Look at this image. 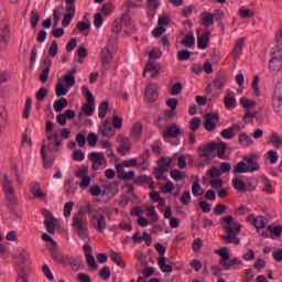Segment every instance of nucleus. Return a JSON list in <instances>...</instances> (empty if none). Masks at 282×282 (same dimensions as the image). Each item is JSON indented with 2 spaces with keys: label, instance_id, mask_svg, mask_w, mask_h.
I'll return each mask as SVG.
<instances>
[{
  "label": "nucleus",
  "instance_id": "obj_1",
  "mask_svg": "<svg viewBox=\"0 0 282 282\" xmlns=\"http://www.w3.org/2000/svg\"><path fill=\"white\" fill-rule=\"evenodd\" d=\"M87 213H94V207L87 205L85 209H80L73 217V230L78 235L79 239L83 241H89V221L87 220Z\"/></svg>",
  "mask_w": 282,
  "mask_h": 282
},
{
  "label": "nucleus",
  "instance_id": "obj_2",
  "mask_svg": "<svg viewBox=\"0 0 282 282\" xmlns=\"http://www.w3.org/2000/svg\"><path fill=\"white\" fill-rule=\"evenodd\" d=\"M225 224L224 230L227 235L223 236L221 239L225 243H235L239 246L241 239H239V234L241 232V224L235 221L232 216H226L223 218Z\"/></svg>",
  "mask_w": 282,
  "mask_h": 282
},
{
  "label": "nucleus",
  "instance_id": "obj_3",
  "mask_svg": "<svg viewBox=\"0 0 282 282\" xmlns=\"http://www.w3.org/2000/svg\"><path fill=\"white\" fill-rule=\"evenodd\" d=\"M63 145V141L58 140V134L50 133L46 137V140H43V144L41 147V155L44 162L45 169H52L54 165V160H47V153H45V149H48L51 152H58L61 147Z\"/></svg>",
  "mask_w": 282,
  "mask_h": 282
},
{
  "label": "nucleus",
  "instance_id": "obj_4",
  "mask_svg": "<svg viewBox=\"0 0 282 282\" xmlns=\"http://www.w3.org/2000/svg\"><path fill=\"white\" fill-rule=\"evenodd\" d=\"M88 158L90 162H93V171H100V169H105V166H107V159L102 152H91Z\"/></svg>",
  "mask_w": 282,
  "mask_h": 282
},
{
  "label": "nucleus",
  "instance_id": "obj_5",
  "mask_svg": "<svg viewBox=\"0 0 282 282\" xmlns=\"http://www.w3.org/2000/svg\"><path fill=\"white\" fill-rule=\"evenodd\" d=\"M160 85L150 83L145 87V99L148 102H155L160 98Z\"/></svg>",
  "mask_w": 282,
  "mask_h": 282
},
{
  "label": "nucleus",
  "instance_id": "obj_6",
  "mask_svg": "<svg viewBox=\"0 0 282 282\" xmlns=\"http://www.w3.org/2000/svg\"><path fill=\"white\" fill-rule=\"evenodd\" d=\"M219 122V112L206 113L204 127L206 131L213 132L217 129V123Z\"/></svg>",
  "mask_w": 282,
  "mask_h": 282
},
{
  "label": "nucleus",
  "instance_id": "obj_7",
  "mask_svg": "<svg viewBox=\"0 0 282 282\" xmlns=\"http://www.w3.org/2000/svg\"><path fill=\"white\" fill-rule=\"evenodd\" d=\"M117 142H119V147L117 149L118 153H121V155H127L129 151H131V141H129V138L118 134L117 135Z\"/></svg>",
  "mask_w": 282,
  "mask_h": 282
},
{
  "label": "nucleus",
  "instance_id": "obj_8",
  "mask_svg": "<svg viewBox=\"0 0 282 282\" xmlns=\"http://www.w3.org/2000/svg\"><path fill=\"white\" fill-rule=\"evenodd\" d=\"M100 61H101V67L104 69H109L111 62L113 61V54L111 53V50L109 47H104L100 52Z\"/></svg>",
  "mask_w": 282,
  "mask_h": 282
},
{
  "label": "nucleus",
  "instance_id": "obj_9",
  "mask_svg": "<svg viewBox=\"0 0 282 282\" xmlns=\"http://www.w3.org/2000/svg\"><path fill=\"white\" fill-rule=\"evenodd\" d=\"M86 98H87V104L83 106L82 110L86 116H94L95 99L91 91H89V89L87 88H86Z\"/></svg>",
  "mask_w": 282,
  "mask_h": 282
},
{
  "label": "nucleus",
  "instance_id": "obj_10",
  "mask_svg": "<svg viewBox=\"0 0 282 282\" xmlns=\"http://www.w3.org/2000/svg\"><path fill=\"white\" fill-rule=\"evenodd\" d=\"M272 105H273L274 111L279 113L282 107V88L275 87L273 91V97H272Z\"/></svg>",
  "mask_w": 282,
  "mask_h": 282
},
{
  "label": "nucleus",
  "instance_id": "obj_11",
  "mask_svg": "<svg viewBox=\"0 0 282 282\" xmlns=\"http://www.w3.org/2000/svg\"><path fill=\"white\" fill-rule=\"evenodd\" d=\"M76 17V6L69 4L66 7V13L64 14V19L62 21L63 28H67L72 23V19Z\"/></svg>",
  "mask_w": 282,
  "mask_h": 282
},
{
  "label": "nucleus",
  "instance_id": "obj_12",
  "mask_svg": "<svg viewBox=\"0 0 282 282\" xmlns=\"http://www.w3.org/2000/svg\"><path fill=\"white\" fill-rule=\"evenodd\" d=\"M8 39H10V29L8 28V24H3L0 26V50H6Z\"/></svg>",
  "mask_w": 282,
  "mask_h": 282
},
{
  "label": "nucleus",
  "instance_id": "obj_13",
  "mask_svg": "<svg viewBox=\"0 0 282 282\" xmlns=\"http://www.w3.org/2000/svg\"><path fill=\"white\" fill-rule=\"evenodd\" d=\"M282 69V56H273L269 62V72L272 74H276L278 72H281Z\"/></svg>",
  "mask_w": 282,
  "mask_h": 282
},
{
  "label": "nucleus",
  "instance_id": "obj_14",
  "mask_svg": "<svg viewBox=\"0 0 282 282\" xmlns=\"http://www.w3.org/2000/svg\"><path fill=\"white\" fill-rule=\"evenodd\" d=\"M247 221H250L258 232H261L265 228V217L263 216L253 217L251 215L247 218Z\"/></svg>",
  "mask_w": 282,
  "mask_h": 282
},
{
  "label": "nucleus",
  "instance_id": "obj_15",
  "mask_svg": "<svg viewBox=\"0 0 282 282\" xmlns=\"http://www.w3.org/2000/svg\"><path fill=\"white\" fill-rule=\"evenodd\" d=\"M99 131L101 135H105V138H113L116 135V130H113V126L109 123V120H105L102 124L99 127Z\"/></svg>",
  "mask_w": 282,
  "mask_h": 282
},
{
  "label": "nucleus",
  "instance_id": "obj_16",
  "mask_svg": "<svg viewBox=\"0 0 282 282\" xmlns=\"http://www.w3.org/2000/svg\"><path fill=\"white\" fill-rule=\"evenodd\" d=\"M243 160L247 162V169H249V173H254V171H259V169H261L259 161H257V155L251 154L249 156H245Z\"/></svg>",
  "mask_w": 282,
  "mask_h": 282
},
{
  "label": "nucleus",
  "instance_id": "obj_17",
  "mask_svg": "<svg viewBox=\"0 0 282 282\" xmlns=\"http://www.w3.org/2000/svg\"><path fill=\"white\" fill-rule=\"evenodd\" d=\"M198 153L200 158H206V160H210L213 153H215V142L203 145L198 149Z\"/></svg>",
  "mask_w": 282,
  "mask_h": 282
},
{
  "label": "nucleus",
  "instance_id": "obj_18",
  "mask_svg": "<svg viewBox=\"0 0 282 282\" xmlns=\"http://www.w3.org/2000/svg\"><path fill=\"white\" fill-rule=\"evenodd\" d=\"M44 69L42 70L40 75L41 83H45L50 79V67H52V58L45 57L43 61Z\"/></svg>",
  "mask_w": 282,
  "mask_h": 282
},
{
  "label": "nucleus",
  "instance_id": "obj_19",
  "mask_svg": "<svg viewBox=\"0 0 282 282\" xmlns=\"http://www.w3.org/2000/svg\"><path fill=\"white\" fill-rule=\"evenodd\" d=\"M243 45H246V37H240L236 41L234 50L231 51L234 61H237V58H239V56H241Z\"/></svg>",
  "mask_w": 282,
  "mask_h": 282
},
{
  "label": "nucleus",
  "instance_id": "obj_20",
  "mask_svg": "<svg viewBox=\"0 0 282 282\" xmlns=\"http://www.w3.org/2000/svg\"><path fill=\"white\" fill-rule=\"evenodd\" d=\"M160 6L162 2L160 0H147V9L149 12V17H155L158 14V10H160Z\"/></svg>",
  "mask_w": 282,
  "mask_h": 282
},
{
  "label": "nucleus",
  "instance_id": "obj_21",
  "mask_svg": "<svg viewBox=\"0 0 282 282\" xmlns=\"http://www.w3.org/2000/svg\"><path fill=\"white\" fill-rule=\"evenodd\" d=\"M31 193L35 199H46L47 194L41 189L40 183H32L31 184Z\"/></svg>",
  "mask_w": 282,
  "mask_h": 282
},
{
  "label": "nucleus",
  "instance_id": "obj_22",
  "mask_svg": "<svg viewBox=\"0 0 282 282\" xmlns=\"http://www.w3.org/2000/svg\"><path fill=\"white\" fill-rule=\"evenodd\" d=\"M226 83H228V76H226V74L224 73H219L214 79V87L215 89L221 91V89H224V87L226 86Z\"/></svg>",
  "mask_w": 282,
  "mask_h": 282
},
{
  "label": "nucleus",
  "instance_id": "obj_23",
  "mask_svg": "<svg viewBox=\"0 0 282 282\" xmlns=\"http://www.w3.org/2000/svg\"><path fill=\"white\" fill-rule=\"evenodd\" d=\"M93 219H96L97 221V224L95 225V230H98V232H105V230L107 229V218H105V215H93Z\"/></svg>",
  "mask_w": 282,
  "mask_h": 282
},
{
  "label": "nucleus",
  "instance_id": "obj_24",
  "mask_svg": "<svg viewBox=\"0 0 282 282\" xmlns=\"http://www.w3.org/2000/svg\"><path fill=\"white\" fill-rule=\"evenodd\" d=\"M226 109H235L237 107V98H235V93L229 91L224 98Z\"/></svg>",
  "mask_w": 282,
  "mask_h": 282
},
{
  "label": "nucleus",
  "instance_id": "obj_25",
  "mask_svg": "<svg viewBox=\"0 0 282 282\" xmlns=\"http://www.w3.org/2000/svg\"><path fill=\"white\" fill-rule=\"evenodd\" d=\"M142 122L137 121L135 123L132 124V129L130 132L131 138H133V140H140V137L142 135Z\"/></svg>",
  "mask_w": 282,
  "mask_h": 282
},
{
  "label": "nucleus",
  "instance_id": "obj_26",
  "mask_svg": "<svg viewBox=\"0 0 282 282\" xmlns=\"http://www.w3.org/2000/svg\"><path fill=\"white\" fill-rule=\"evenodd\" d=\"M163 135L164 138H166V135L169 138H177L178 135H182V129H180V127H177L175 123L171 124Z\"/></svg>",
  "mask_w": 282,
  "mask_h": 282
},
{
  "label": "nucleus",
  "instance_id": "obj_27",
  "mask_svg": "<svg viewBox=\"0 0 282 282\" xmlns=\"http://www.w3.org/2000/svg\"><path fill=\"white\" fill-rule=\"evenodd\" d=\"M269 144H272L274 149H281L282 147V138L279 135L276 131H272L269 138Z\"/></svg>",
  "mask_w": 282,
  "mask_h": 282
},
{
  "label": "nucleus",
  "instance_id": "obj_28",
  "mask_svg": "<svg viewBox=\"0 0 282 282\" xmlns=\"http://www.w3.org/2000/svg\"><path fill=\"white\" fill-rule=\"evenodd\" d=\"M0 175V184H2V191H9L11 188H14V186L12 185V181L10 180V176H8L7 173H1Z\"/></svg>",
  "mask_w": 282,
  "mask_h": 282
},
{
  "label": "nucleus",
  "instance_id": "obj_29",
  "mask_svg": "<svg viewBox=\"0 0 282 282\" xmlns=\"http://www.w3.org/2000/svg\"><path fill=\"white\" fill-rule=\"evenodd\" d=\"M239 144H242V147H252L254 144V141H252V138L248 135L246 132H241L238 137Z\"/></svg>",
  "mask_w": 282,
  "mask_h": 282
},
{
  "label": "nucleus",
  "instance_id": "obj_30",
  "mask_svg": "<svg viewBox=\"0 0 282 282\" xmlns=\"http://www.w3.org/2000/svg\"><path fill=\"white\" fill-rule=\"evenodd\" d=\"M241 173H250V170L248 169V164L243 161L238 162L234 166V175H240Z\"/></svg>",
  "mask_w": 282,
  "mask_h": 282
},
{
  "label": "nucleus",
  "instance_id": "obj_31",
  "mask_svg": "<svg viewBox=\"0 0 282 282\" xmlns=\"http://www.w3.org/2000/svg\"><path fill=\"white\" fill-rule=\"evenodd\" d=\"M14 258L19 259L21 261V263H28V261H30V253H28V251H25V249L20 248L14 253Z\"/></svg>",
  "mask_w": 282,
  "mask_h": 282
},
{
  "label": "nucleus",
  "instance_id": "obj_32",
  "mask_svg": "<svg viewBox=\"0 0 282 282\" xmlns=\"http://www.w3.org/2000/svg\"><path fill=\"white\" fill-rule=\"evenodd\" d=\"M200 24H203L204 28H210V25H214L215 21L213 20V13L203 12Z\"/></svg>",
  "mask_w": 282,
  "mask_h": 282
},
{
  "label": "nucleus",
  "instance_id": "obj_33",
  "mask_svg": "<svg viewBox=\"0 0 282 282\" xmlns=\"http://www.w3.org/2000/svg\"><path fill=\"white\" fill-rule=\"evenodd\" d=\"M110 259L116 263L119 268H126L127 264L124 263V260L122 257H120V253L116 251H110Z\"/></svg>",
  "mask_w": 282,
  "mask_h": 282
},
{
  "label": "nucleus",
  "instance_id": "obj_34",
  "mask_svg": "<svg viewBox=\"0 0 282 282\" xmlns=\"http://www.w3.org/2000/svg\"><path fill=\"white\" fill-rule=\"evenodd\" d=\"M192 194L194 197L204 195V189L202 188V185H199V176H196V181L192 185Z\"/></svg>",
  "mask_w": 282,
  "mask_h": 282
},
{
  "label": "nucleus",
  "instance_id": "obj_35",
  "mask_svg": "<svg viewBox=\"0 0 282 282\" xmlns=\"http://www.w3.org/2000/svg\"><path fill=\"white\" fill-rule=\"evenodd\" d=\"M159 268L164 273L173 272V267L171 264L166 263V258L165 257H160L159 258Z\"/></svg>",
  "mask_w": 282,
  "mask_h": 282
},
{
  "label": "nucleus",
  "instance_id": "obj_36",
  "mask_svg": "<svg viewBox=\"0 0 282 282\" xmlns=\"http://www.w3.org/2000/svg\"><path fill=\"white\" fill-rule=\"evenodd\" d=\"M69 101H67L66 98H61V99H57L55 100L53 107H54V110L57 112V113H61V111H63V109H65L67 107Z\"/></svg>",
  "mask_w": 282,
  "mask_h": 282
},
{
  "label": "nucleus",
  "instance_id": "obj_37",
  "mask_svg": "<svg viewBox=\"0 0 282 282\" xmlns=\"http://www.w3.org/2000/svg\"><path fill=\"white\" fill-rule=\"evenodd\" d=\"M86 263L88 264V270H98V263H96V258H94V253H85Z\"/></svg>",
  "mask_w": 282,
  "mask_h": 282
},
{
  "label": "nucleus",
  "instance_id": "obj_38",
  "mask_svg": "<svg viewBox=\"0 0 282 282\" xmlns=\"http://www.w3.org/2000/svg\"><path fill=\"white\" fill-rule=\"evenodd\" d=\"M155 70H160V64L154 62V59H149L144 67L143 76H147L148 72H155Z\"/></svg>",
  "mask_w": 282,
  "mask_h": 282
},
{
  "label": "nucleus",
  "instance_id": "obj_39",
  "mask_svg": "<svg viewBox=\"0 0 282 282\" xmlns=\"http://www.w3.org/2000/svg\"><path fill=\"white\" fill-rule=\"evenodd\" d=\"M232 186L236 188V191H239L240 193H246L248 191V186L241 178H234L232 180Z\"/></svg>",
  "mask_w": 282,
  "mask_h": 282
},
{
  "label": "nucleus",
  "instance_id": "obj_40",
  "mask_svg": "<svg viewBox=\"0 0 282 282\" xmlns=\"http://www.w3.org/2000/svg\"><path fill=\"white\" fill-rule=\"evenodd\" d=\"M69 265L75 270V272H78L80 270V265H83V257L78 256L75 258H70L68 260Z\"/></svg>",
  "mask_w": 282,
  "mask_h": 282
},
{
  "label": "nucleus",
  "instance_id": "obj_41",
  "mask_svg": "<svg viewBox=\"0 0 282 282\" xmlns=\"http://www.w3.org/2000/svg\"><path fill=\"white\" fill-rule=\"evenodd\" d=\"M116 194H118V185L116 184L106 185L105 191L100 193L102 197H105V195H116Z\"/></svg>",
  "mask_w": 282,
  "mask_h": 282
},
{
  "label": "nucleus",
  "instance_id": "obj_42",
  "mask_svg": "<svg viewBox=\"0 0 282 282\" xmlns=\"http://www.w3.org/2000/svg\"><path fill=\"white\" fill-rule=\"evenodd\" d=\"M170 177H172V180H174L175 182H182V180L186 178V174H184V172L180 170L174 169L170 172Z\"/></svg>",
  "mask_w": 282,
  "mask_h": 282
},
{
  "label": "nucleus",
  "instance_id": "obj_43",
  "mask_svg": "<svg viewBox=\"0 0 282 282\" xmlns=\"http://www.w3.org/2000/svg\"><path fill=\"white\" fill-rule=\"evenodd\" d=\"M215 252L220 257L219 263H223L224 261H228L230 259V251H228V248L217 249Z\"/></svg>",
  "mask_w": 282,
  "mask_h": 282
},
{
  "label": "nucleus",
  "instance_id": "obj_44",
  "mask_svg": "<svg viewBox=\"0 0 282 282\" xmlns=\"http://www.w3.org/2000/svg\"><path fill=\"white\" fill-rule=\"evenodd\" d=\"M89 175V165H82L76 172L75 176L80 180Z\"/></svg>",
  "mask_w": 282,
  "mask_h": 282
},
{
  "label": "nucleus",
  "instance_id": "obj_45",
  "mask_svg": "<svg viewBox=\"0 0 282 282\" xmlns=\"http://www.w3.org/2000/svg\"><path fill=\"white\" fill-rule=\"evenodd\" d=\"M221 138L225 140H232L235 138V127H229L220 132Z\"/></svg>",
  "mask_w": 282,
  "mask_h": 282
},
{
  "label": "nucleus",
  "instance_id": "obj_46",
  "mask_svg": "<svg viewBox=\"0 0 282 282\" xmlns=\"http://www.w3.org/2000/svg\"><path fill=\"white\" fill-rule=\"evenodd\" d=\"M158 164L162 169H166V171H169V169L171 167V164H173V159H171L169 156H163V158L159 159Z\"/></svg>",
  "mask_w": 282,
  "mask_h": 282
},
{
  "label": "nucleus",
  "instance_id": "obj_47",
  "mask_svg": "<svg viewBox=\"0 0 282 282\" xmlns=\"http://www.w3.org/2000/svg\"><path fill=\"white\" fill-rule=\"evenodd\" d=\"M209 39L208 35H200L197 39V47L198 50H206V47H208V43H209Z\"/></svg>",
  "mask_w": 282,
  "mask_h": 282
},
{
  "label": "nucleus",
  "instance_id": "obj_48",
  "mask_svg": "<svg viewBox=\"0 0 282 282\" xmlns=\"http://www.w3.org/2000/svg\"><path fill=\"white\" fill-rule=\"evenodd\" d=\"M182 45L185 47H193V45H195V35L193 33L185 35L182 40Z\"/></svg>",
  "mask_w": 282,
  "mask_h": 282
},
{
  "label": "nucleus",
  "instance_id": "obj_49",
  "mask_svg": "<svg viewBox=\"0 0 282 282\" xmlns=\"http://www.w3.org/2000/svg\"><path fill=\"white\" fill-rule=\"evenodd\" d=\"M67 91H69V88H67V86H63V84L58 83L55 86V94L57 96V98H61V96H67Z\"/></svg>",
  "mask_w": 282,
  "mask_h": 282
},
{
  "label": "nucleus",
  "instance_id": "obj_50",
  "mask_svg": "<svg viewBox=\"0 0 282 282\" xmlns=\"http://www.w3.org/2000/svg\"><path fill=\"white\" fill-rule=\"evenodd\" d=\"M240 105H241V107H243V109H252V107L257 106V101L250 100L246 97H241Z\"/></svg>",
  "mask_w": 282,
  "mask_h": 282
},
{
  "label": "nucleus",
  "instance_id": "obj_51",
  "mask_svg": "<svg viewBox=\"0 0 282 282\" xmlns=\"http://www.w3.org/2000/svg\"><path fill=\"white\" fill-rule=\"evenodd\" d=\"M3 193L8 202L11 204H17V194L14 193V187L11 189H4Z\"/></svg>",
  "mask_w": 282,
  "mask_h": 282
},
{
  "label": "nucleus",
  "instance_id": "obj_52",
  "mask_svg": "<svg viewBox=\"0 0 282 282\" xmlns=\"http://www.w3.org/2000/svg\"><path fill=\"white\" fill-rule=\"evenodd\" d=\"M226 149L227 145L224 142L220 143H215V151H217V155L218 158H224V155H226Z\"/></svg>",
  "mask_w": 282,
  "mask_h": 282
},
{
  "label": "nucleus",
  "instance_id": "obj_53",
  "mask_svg": "<svg viewBox=\"0 0 282 282\" xmlns=\"http://www.w3.org/2000/svg\"><path fill=\"white\" fill-rule=\"evenodd\" d=\"M238 14L240 19H252V17H254V11L241 8L239 9Z\"/></svg>",
  "mask_w": 282,
  "mask_h": 282
},
{
  "label": "nucleus",
  "instance_id": "obj_54",
  "mask_svg": "<svg viewBox=\"0 0 282 282\" xmlns=\"http://www.w3.org/2000/svg\"><path fill=\"white\" fill-rule=\"evenodd\" d=\"M47 94H50V90L45 87L40 88L35 95L37 102H43L47 98Z\"/></svg>",
  "mask_w": 282,
  "mask_h": 282
},
{
  "label": "nucleus",
  "instance_id": "obj_55",
  "mask_svg": "<svg viewBox=\"0 0 282 282\" xmlns=\"http://www.w3.org/2000/svg\"><path fill=\"white\" fill-rule=\"evenodd\" d=\"M40 21H41V15L39 14V11L33 9L31 11V25H32V28H36L39 25Z\"/></svg>",
  "mask_w": 282,
  "mask_h": 282
},
{
  "label": "nucleus",
  "instance_id": "obj_56",
  "mask_svg": "<svg viewBox=\"0 0 282 282\" xmlns=\"http://www.w3.org/2000/svg\"><path fill=\"white\" fill-rule=\"evenodd\" d=\"M184 89V85L182 83H176L172 86L170 94L171 96H180Z\"/></svg>",
  "mask_w": 282,
  "mask_h": 282
},
{
  "label": "nucleus",
  "instance_id": "obj_57",
  "mask_svg": "<svg viewBox=\"0 0 282 282\" xmlns=\"http://www.w3.org/2000/svg\"><path fill=\"white\" fill-rule=\"evenodd\" d=\"M268 230L275 237H281V235H282V226L281 225H278V226L269 225Z\"/></svg>",
  "mask_w": 282,
  "mask_h": 282
},
{
  "label": "nucleus",
  "instance_id": "obj_58",
  "mask_svg": "<svg viewBox=\"0 0 282 282\" xmlns=\"http://www.w3.org/2000/svg\"><path fill=\"white\" fill-rule=\"evenodd\" d=\"M44 226L46 227V230L50 235H54L56 230V224L54 223V220L45 219Z\"/></svg>",
  "mask_w": 282,
  "mask_h": 282
},
{
  "label": "nucleus",
  "instance_id": "obj_59",
  "mask_svg": "<svg viewBox=\"0 0 282 282\" xmlns=\"http://www.w3.org/2000/svg\"><path fill=\"white\" fill-rule=\"evenodd\" d=\"M119 20L121 21L123 28H131V25H133V22L131 21V15H129V13L122 14L121 19Z\"/></svg>",
  "mask_w": 282,
  "mask_h": 282
},
{
  "label": "nucleus",
  "instance_id": "obj_60",
  "mask_svg": "<svg viewBox=\"0 0 282 282\" xmlns=\"http://www.w3.org/2000/svg\"><path fill=\"white\" fill-rule=\"evenodd\" d=\"M191 51L188 50H181L177 52L178 61H188L191 58Z\"/></svg>",
  "mask_w": 282,
  "mask_h": 282
},
{
  "label": "nucleus",
  "instance_id": "obj_61",
  "mask_svg": "<svg viewBox=\"0 0 282 282\" xmlns=\"http://www.w3.org/2000/svg\"><path fill=\"white\" fill-rule=\"evenodd\" d=\"M42 272H43L44 276H46V279L48 281H53L54 280V273H52V270L50 269V265L44 264L42 267Z\"/></svg>",
  "mask_w": 282,
  "mask_h": 282
},
{
  "label": "nucleus",
  "instance_id": "obj_62",
  "mask_svg": "<svg viewBox=\"0 0 282 282\" xmlns=\"http://www.w3.org/2000/svg\"><path fill=\"white\" fill-rule=\"evenodd\" d=\"M77 56H78L77 62L83 63V58L87 57V48L85 46H79L77 50Z\"/></svg>",
  "mask_w": 282,
  "mask_h": 282
},
{
  "label": "nucleus",
  "instance_id": "obj_63",
  "mask_svg": "<svg viewBox=\"0 0 282 282\" xmlns=\"http://www.w3.org/2000/svg\"><path fill=\"white\" fill-rule=\"evenodd\" d=\"M207 175H209V177H221V170L217 166H213L207 171Z\"/></svg>",
  "mask_w": 282,
  "mask_h": 282
},
{
  "label": "nucleus",
  "instance_id": "obj_64",
  "mask_svg": "<svg viewBox=\"0 0 282 282\" xmlns=\"http://www.w3.org/2000/svg\"><path fill=\"white\" fill-rule=\"evenodd\" d=\"M18 282H30L28 280V273L25 272V269H20L18 271Z\"/></svg>",
  "mask_w": 282,
  "mask_h": 282
}]
</instances>
